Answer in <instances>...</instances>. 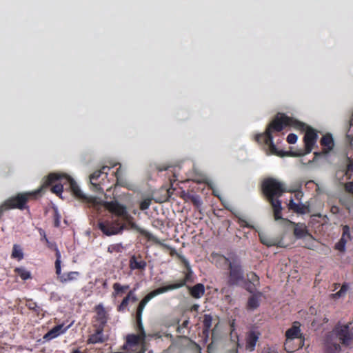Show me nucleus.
I'll return each mask as SVG.
<instances>
[{
  "label": "nucleus",
  "instance_id": "obj_1",
  "mask_svg": "<svg viewBox=\"0 0 353 353\" xmlns=\"http://www.w3.org/2000/svg\"><path fill=\"white\" fill-rule=\"evenodd\" d=\"M286 127L305 131L303 137L305 154L310 153L317 141L318 135L316 131L305 123L284 113H278L269 123L264 133L256 134L255 141L259 144L268 145L272 154L279 157H284L287 154V152L279 150L276 148L273 143L272 133L274 132H280Z\"/></svg>",
  "mask_w": 353,
  "mask_h": 353
},
{
  "label": "nucleus",
  "instance_id": "obj_2",
  "mask_svg": "<svg viewBox=\"0 0 353 353\" xmlns=\"http://www.w3.org/2000/svg\"><path fill=\"white\" fill-rule=\"evenodd\" d=\"M104 207L112 214L110 219L101 220L98 223L99 230L106 236L118 234L124 230L126 225L122 223L124 217L130 218L127 208L117 200L105 201Z\"/></svg>",
  "mask_w": 353,
  "mask_h": 353
},
{
  "label": "nucleus",
  "instance_id": "obj_3",
  "mask_svg": "<svg viewBox=\"0 0 353 353\" xmlns=\"http://www.w3.org/2000/svg\"><path fill=\"white\" fill-rule=\"evenodd\" d=\"M352 340L353 332L349 325L336 326L332 332L327 333L323 339V352L324 353H339L341 349L339 341L342 345L349 346Z\"/></svg>",
  "mask_w": 353,
  "mask_h": 353
},
{
  "label": "nucleus",
  "instance_id": "obj_4",
  "mask_svg": "<svg viewBox=\"0 0 353 353\" xmlns=\"http://www.w3.org/2000/svg\"><path fill=\"white\" fill-rule=\"evenodd\" d=\"M263 194L271 204L274 218L276 221L283 219L281 201L279 200L284 192H288L283 183L273 178L265 179L261 185Z\"/></svg>",
  "mask_w": 353,
  "mask_h": 353
},
{
  "label": "nucleus",
  "instance_id": "obj_5",
  "mask_svg": "<svg viewBox=\"0 0 353 353\" xmlns=\"http://www.w3.org/2000/svg\"><path fill=\"white\" fill-rule=\"evenodd\" d=\"M52 186L51 190L57 195L62 193L64 186L69 188L72 194L78 199L88 201L86 196L82 192L76 181L65 174L50 173L44 181V186Z\"/></svg>",
  "mask_w": 353,
  "mask_h": 353
},
{
  "label": "nucleus",
  "instance_id": "obj_6",
  "mask_svg": "<svg viewBox=\"0 0 353 353\" xmlns=\"http://www.w3.org/2000/svg\"><path fill=\"white\" fill-rule=\"evenodd\" d=\"M40 192L41 189H38L32 192L18 193L8 198L0 205V216H2L5 211L12 209L28 210L29 208L28 201L36 199Z\"/></svg>",
  "mask_w": 353,
  "mask_h": 353
},
{
  "label": "nucleus",
  "instance_id": "obj_7",
  "mask_svg": "<svg viewBox=\"0 0 353 353\" xmlns=\"http://www.w3.org/2000/svg\"><path fill=\"white\" fill-rule=\"evenodd\" d=\"M181 263L186 268L187 272L185 274V277L181 280L177 281L174 283H172L165 286H163L152 290L143 297L148 302L156 296L165 293L166 292L181 288L185 285L186 283L190 281L192 277V271L188 261L185 257H181Z\"/></svg>",
  "mask_w": 353,
  "mask_h": 353
},
{
  "label": "nucleus",
  "instance_id": "obj_8",
  "mask_svg": "<svg viewBox=\"0 0 353 353\" xmlns=\"http://www.w3.org/2000/svg\"><path fill=\"white\" fill-rule=\"evenodd\" d=\"M300 323L295 321L285 332V350L288 352H294L304 346L305 337L301 332Z\"/></svg>",
  "mask_w": 353,
  "mask_h": 353
},
{
  "label": "nucleus",
  "instance_id": "obj_9",
  "mask_svg": "<svg viewBox=\"0 0 353 353\" xmlns=\"http://www.w3.org/2000/svg\"><path fill=\"white\" fill-rule=\"evenodd\" d=\"M228 284L230 286L238 285L240 282L244 280V272L240 260L237 258H232L231 263L227 268Z\"/></svg>",
  "mask_w": 353,
  "mask_h": 353
},
{
  "label": "nucleus",
  "instance_id": "obj_10",
  "mask_svg": "<svg viewBox=\"0 0 353 353\" xmlns=\"http://www.w3.org/2000/svg\"><path fill=\"white\" fill-rule=\"evenodd\" d=\"M61 263V260L58 259L55 261V272L57 276V280L60 283H67L68 282L75 281L79 277L80 273L77 271H71L65 273H62Z\"/></svg>",
  "mask_w": 353,
  "mask_h": 353
},
{
  "label": "nucleus",
  "instance_id": "obj_11",
  "mask_svg": "<svg viewBox=\"0 0 353 353\" xmlns=\"http://www.w3.org/2000/svg\"><path fill=\"white\" fill-rule=\"evenodd\" d=\"M110 170V167L103 166L100 170L94 172L90 176V181L91 185L94 187V190L100 192L103 190L101 188V181H99V178L102 176L107 177L108 171Z\"/></svg>",
  "mask_w": 353,
  "mask_h": 353
},
{
  "label": "nucleus",
  "instance_id": "obj_12",
  "mask_svg": "<svg viewBox=\"0 0 353 353\" xmlns=\"http://www.w3.org/2000/svg\"><path fill=\"white\" fill-rule=\"evenodd\" d=\"M94 310L96 315L94 316V326L96 327L104 328V326L108 321V314L104 307L101 304H99L95 306Z\"/></svg>",
  "mask_w": 353,
  "mask_h": 353
},
{
  "label": "nucleus",
  "instance_id": "obj_13",
  "mask_svg": "<svg viewBox=\"0 0 353 353\" xmlns=\"http://www.w3.org/2000/svg\"><path fill=\"white\" fill-rule=\"evenodd\" d=\"M125 221L130 229L134 230L139 232L141 235L144 236L148 241H157V237L148 232L147 230L141 228L139 227L134 222V218L132 216L130 215V218L128 219V217H124L122 220V223Z\"/></svg>",
  "mask_w": 353,
  "mask_h": 353
},
{
  "label": "nucleus",
  "instance_id": "obj_14",
  "mask_svg": "<svg viewBox=\"0 0 353 353\" xmlns=\"http://www.w3.org/2000/svg\"><path fill=\"white\" fill-rule=\"evenodd\" d=\"M260 333L254 330L248 332L245 338V349L250 352H253L257 341L260 337Z\"/></svg>",
  "mask_w": 353,
  "mask_h": 353
},
{
  "label": "nucleus",
  "instance_id": "obj_15",
  "mask_svg": "<svg viewBox=\"0 0 353 353\" xmlns=\"http://www.w3.org/2000/svg\"><path fill=\"white\" fill-rule=\"evenodd\" d=\"M68 327H64L63 324H60L55 325L50 330H49L46 334L43 336V339L46 341H50L61 334H63L66 332Z\"/></svg>",
  "mask_w": 353,
  "mask_h": 353
},
{
  "label": "nucleus",
  "instance_id": "obj_16",
  "mask_svg": "<svg viewBox=\"0 0 353 353\" xmlns=\"http://www.w3.org/2000/svg\"><path fill=\"white\" fill-rule=\"evenodd\" d=\"M282 220H285L283 219ZM287 221V219H285ZM292 225L294 226V234L297 239H302L305 237L307 235H310L308 232V230L305 223H294L288 220Z\"/></svg>",
  "mask_w": 353,
  "mask_h": 353
},
{
  "label": "nucleus",
  "instance_id": "obj_17",
  "mask_svg": "<svg viewBox=\"0 0 353 353\" xmlns=\"http://www.w3.org/2000/svg\"><path fill=\"white\" fill-rule=\"evenodd\" d=\"M290 210L300 214H305L309 212V207L303 203H296L292 199L290 200L288 205Z\"/></svg>",
  "mask_w": 353,
  "mask_h": 353
},
{
  "label": "nucleus",
  "instance_id": "obj_18",
  "mask_svg": "<svg viewBox=\"0 0 353 353\" xmlns=\"http://www.w3.org/2000/svg\"><path fill=\"white\" fill-rule=\"evenodd\" d=\"M103 328L97 327L96 331L94 334L89 336L87 340L88 344H97L102 343L105 342V339L103 336Z\"/></svg>",
  "mask_w": 353,
  "mask_h": 353
},
{
  "label": "nucleus",
  "instance_id": "obj_19",
  "mask_svg": "<svg viewBox=\"0 0 353 353\" xmlns=\"http://www.w3.org/2000/svg\"><path fill=\"white\" fill-rule=\"evenodd\" d=\"M320 143L323 147V152L327 153L332 150L334 148V139L331 134L327 133L323 136L320 141Z\"/></svg>",
  "mask_w": 353,
  "mask_h": 353
},
{
  "label": "nucleus",
  "instance_id": "obj_20",
  "mask_svg": "<svg viewBox=\"0 0 353 353\" xmlns=\"http://www.w3.org/2000/svg\"><path fill=\"white\" fill-rule=\"evenodd\" d=\"M263 295L262 292H258L256 294L252 295L250 297H249L246 308L248 310H254L256 308H258L260 305V299L259 298L261 297Z\"/></svg>",
  "mask_w": 353,
  "mask_h": 353
},
{
  "label": "nucleus",
  "instance_id": "obj_21",
  "mask_svg": "<svg viewBox=\"0 0 353 353\" xmlns=\"http://www.w3.org/2000/svg\"><path fill=\"white\" fill-rule=\"evenodd\" d=\"M147 266V263L141 259V256H132L130 259V268L132 270H143Z\"/></svg>",
  "mask_w": 353,
  "mask_h": 353
},
{
  "label": "nucleus",
  "instance_id": "obj_22",
  "mask_svg": "<svg viewBox=\"0 0 353 353\" xmlns=\"http://www.w3.org/2000/svg\"><path fill=\"white\" fill-rule=\"evenodd\" d=\"M212 316L211 314H205L203 316V334L208 337L212 325Z\"/></svg>",
  "mask_w": 353,
  "mask_h": 353
},
{
  "label": "nucleus",
  "instance_id": "obj_23",
  "mask_svg": "<svg viewBox=\"0 0 353 353\" xmlns=\"http://www.w3.org/2000/svg\"><path fill=\"white\" fill-rule=\"evenodd\" d=\"M212 257L216 259V265L222 268H227L232 261V259H230L225 256L219 254H213Z\"/></svg>",
  "mask_w": 353,
  "mask_h": 353
},
{
  "label": "nucleus",
  "instance_id": "obj_24",
  "mask_svg": "<svg viewBox=\"0 0 353 353\" xmlns=\"http://www.w3.org/2000/svg\"><path fill=\"white\" fill-rule=\"evenodd\" d=\"M173 177H174V179H170L171 187L168 189H166L165 194L161 199L156 200L157 203H161L166 202V201H168L169 199L171 198L172 195L174 193V191L175 190V189L172 188V182L176 181V176L175 175V174H173Z\"/></svg>",
  "mask_w": 353,
  "mask_h": 353
},
{
  "label": "nucleus",
  "instance_id": "obj_25",
  "mask_svg": "<svg viewBox=\"0 0 353 353\" xmlns=\"http://www.w3.org/2000/svg\"><path fill=\"white\" fill-rule=\"evenodd\" d=\"M190 292L192 296L199 299L205 293V287L202 283H197L190 288Z\"/></svg>",
  "mask_w": 353,
  "mask_h": 353
},
{
  "label": "nucleus",
  "instance_id": "obj_26",
  "mask_svg": "<svg viewBox=\"0 0 353 353\" xmlns=\"http://www.w3.org/2000/svg\"><path fill=\"white\" fill-rule=\"evenodd\" d=\"M261 243L268 247L279 246L280 241L277 239L270 237L265 234H259Z\"/></svg>",
  "mask_w": 353,
  "mask_h": 353
},
{
  "label": "nucleus",
  "instance_id": "obj_27",
  "mask_svg": "<svg viewBox=\"0 0 353 353\" xmlns=\"http://www.w3.org/2000/svg\"><path fill=\"white\" fill-rule=\"evenodd\" d=\"M152 241L154 242L155 244L159 245L160 246L166 249L167 250H169V252H170L169 254L171 256H176L181 261V257H185L184 256L179 254L174 248L171 247L169 245L164 244L163 243H162L158 238H157V241Z\"/></svg>",
  "mask_w": 353,
  "mask_h": 353
},
{
  "label": "nucleus",
  "instance_id": "obj_28",
  "mask_svg": "<svg viewBox=\"0 0 353 353\" xmlns=\"http://www.w3.org/2000/svg\"><path fill=\"white\" fill-rule=\"evenodd\" d=\"M14 272L17 274L23 281L32 279V274L23 267H18L14 269Z\"/></svg>",
  "mask_w": 353,
  "mask_h": 353
},
{
  "label": "nucleus",
  "instance_id": "obj_29",
  "mask_svg": "<svg viewBox=\"0 0 353 353\" xmlns=\"http://www.w3.org/2000/svg\"><path fill=\"white\" fill-rule=\"evenodd\" d=\"M24 257L23 249L21 248V245L18 244H14L12 247V254H11V258L15 259L18 261H21Z\"/></svg>",
  "mask_w": 353,
  "mask_h": 353
},
{
  "label": "nucleus",
  "instance_id": "obj_30",
  "mask_svg": "<svg viewBox=\"0 0 353 353\" xmlns=\"http://www.w3.org/2000/svg\"><path fill=\"white\" fill-rule=\"evenodd\" d=\"M345 176L347 179L353 180V159L347 157V164L345 169Z\"/></svg>",
  "mask_w": 353,
  "mask_h": 353
},
{
  "label": "nucleus",
  "instance_id": "obj_31",
  "mask_svg": "<svg viewBox=\"0 0 353 353\" xmlns=\"http://www.w3.org/2000/svg\"><path fill=\"white\" fill-rule=\"evenodd\" d=\"M113 292L112 293V296L114 298L121 296L125 292L121 287V284L119 283H114L112 285Z\"/></svg>",
  "mask_w": 353,
  "mask_h": 353
},
{
  "label": "nucleus",
  "instance_id": "obj_32",
  "mask_svg": "<svg viewBox=\"0 0 353 353\" xmlns=\"http://www.w3.org/2000/svg\"><path fill=\"white\" fill-rule=\"evenodd\" d=\"M46 243L49 249L55 252L56 260H58V259L59 260H61V256L57 243L54 241H50L49 240L46 241Z\"/></svg>",
  "mask_w": 353,
  "mask_h": 353
},
{
  "label": "nucleus",
  "instance_id": "obj_33",
  "mask_svg": "<svg viewBox=\"0 0 353 353\" xmlns=\"http://www.w3.org/2000/svg\"><path fill=\"white\" fill-rule=\"evenodd\" d=\"M247 279L248 282L251 283L252 284L259 285V277L256 273L251 272L247 274Z\"/></svg>",
  "mask_w": 353,
  "mask_h": 353
},
{
  "label": "nucleus",
  "instance_id": "obj_34",
  "mask_svg": "<svg viewBox=\"0 0 353 353\" xmlns=\"http://www.w3.org/2000/svg\"><path fill=\"white\" fill-rule=\"evenodd\" d=\"M130 301V299L129 296H125L123 299V300L121 301L120 304L117 306V311L119 312H124L126 310Z\"/></svg>",
  "mask_w": 353,
  "mask_h": 353
},
{
  "label": "nucleus",
  "instance_id": "obj_35",
  "mask_svg": "<svg viewBox=\"0 0 353 353\" xmlns=\"http://www.w3.org/2000/svg\"><path fill=\"white\" fill-rule=\"evenodd\" d=\"M26 306L29 310L34 311L37 314H39L41 311V308L37 305V303L32 301L31 299L27 301Z\"/></svg>",
  "mask_w": 353,
  "mask_h": 353
},
{
  "label": "nucleus",
  "instance_id": "obj_36",
  "mask_svg": "<svg viewBox=\"0 0 353 353\" xmlns=\"http://www.w3.org/2000/svg\"><path fill=\"white\" fill-rule=\"evenodd\" d=\"M343 233L341 239H343L346 242L351 240L350 228L348 225H343Z\"/></svg>",
  "mask_w": 353,
  "mask_h": 353
},
{
  "label": "nucleus",
  "instance_id": "obj_37",
  "mask_svg": "<svg viewBox=\"0 0 353 353\" xmlns=\"http://www.w3.org/2000/svg\"><path fill=\"white\" fill-rule=\"evenodd\" d=\"M123 250V246L121 243H116L110 245L108 248V252L110 253H119L121 252Z\"/></svg>",
  "mask_w": 353,
  "mask_h": 353
},
{
  "label": "nucleus",
  "instance_id": "obj_38",
  "mask_svg": "<svg viewBox=\"0 0 353 353\" xmlns=\"http://www.w3.org/2000/svg\"><path fill=\"white\" fill-rule=\"evenodd\" d=\"M346 139L351 145L353 146V123L352 121L350 123V128L346 133Z\"/></svg>",
  "mask_w": 353,
  "mask_h": 353
},
{
  "label": "nucleus",
  "instance_id": "obj_39",
  "mask_svg": "<svg viewBox=\"0 0 353 353\" xmlns=\"http://www.w3.org/2000/svg\"><path fill=\"white\" fill-rule=\"evenodd\" d=\"M190 201L196 208H199L202 205L201 197L197 194H194L193 196H191Z\"/></svg>",
  "mask_w": 353,
  "mask_h": 353
},
{
  "label": "nucleus",
  "instance_id": "obj_40",
  "mask_svg": "<svg viewBox=\"0 0 353 353\" xmlns=\"http://www.w3.org/2000/svg\"><path fill=\"white\" fill-rule=\"evenodd\" d=\"M152 203V199L150 198H146L143 199L139 205V208L141 210H148L150 207V205Z\"/></svg>",
  "mask_w": 353,
  "mask_h": 353
},
{
  "label": "nucleus",
  "instance_id": "obj_41",
  "mask_svg": "<svg viewBox=\"0 0 353 353\" xmlns=\"http://www.w3.org/2000/svg\"><path fill=\"white\" fill-rule=\"evenodd\" d=\"M347 242L343 239H340V240L335 244V249L339 250V252H344L345 250V245Z\"/></svg>",
  "mask_w": 353,
  "mask_h": 353
},
{
  "label": "nucleus",
  "instance_id": "obj_42",
  "mask_svg": "<svg viewBox=\"0 0 353 353\" xmlns=\"http://www.w3.org/2000/svg\"><path fill=\"white\" fill-rule=\"evenodd\" d=\"M114 176L117 179V183L120 185H123V183L121 181L122 172H121V166L117 169V171L114 172Z\"/></svg>",
  "mask_w": 353,
  "mask_h": 353
},
{
  "label": "nucleus",
  "instance_id": "obj_43",
  "mask_svg": "<svg viewBox=\"0 0 353 353\" xmlns=\"http://www.w3.org/2000/svg\"><path fill=\"white\" fill-rule=\"evenodd\" d=\"M257 286L259 285L252 284L251 283L249 282L245 283V289L251 294L255 292Z\"/></svg>",
  "mask_w": 353,
  "mask_h": 353
},
{
  "label": "nucleus",
  "instance_id": "obj_44",
  "mask_svg": "<svg viewBox=\"0 0 353 353\" xmlns=\"http://www.w3.org/2000/svg\"><path fill=\"white\" fill-rule=\"evenodd\" d=\"M136 290H137V288H134V289L129 290V292H128V294L126 295L127 296H129V298L132 302H136L137 301V298L135 295Z\"/></svg>",
  "mask_w": 353,
  "mask_h": 353
},
{
  "label": "nucleus",
  "instance_id": "obj_45",
  "mask_svg": "<svg viewBox=\"0 0 353 353\" xmlns=\"http://www.w3.org/2000/svg\"><path fill=\"white\" fill-rule=\"evenodd\" d=\"M297 141V136L294 133H290L287 137V141L290 144H294Z\"/></svg>",
  "mask_w": 353,
  "mask_h": 353
},
{
  "label": "nucleus",
  "instance_id": "obj_46",
  "mask_svg": "<svg viewBox=\"0 0 353 353\" xmlns=\"http://www.w3.org/2000/svg\"><path fill=\"white\" fill-rule=\"evenodd\" d=\"M189 324L188 320H185L181 325H179L177 327V332L179 334H183V329L186 328Z\"/></svg>",
  "mask_w": 353,
  "mask_h": 353
},
{
  "label": "nucleus",
  "instance_id": "obj_47",
  "mask_svg": "<svg viewBox=\"0 0 353 353\" xmlns=\"http://www.w3.org/2000/svg\"><path fill=\"white\" fill-rule=\"evenodd\" d=\"M193 194H194L187 193L185 191H182L181 197L185 201H190L191 196H192Z\"/></svg>",
  "mask_w": 353,
  "mask_h": 353
},
{
  "label": "nucleus",
  "instance_id": "obj_48",
  "mask_svg": "<svg viewBox=\"0 0 353 353\" xmlns=\"http://www.w3.org/2000/svg\"><path fill=\"white\" fill-rule=\"evenodd\" d=\"M295 198L297 200H301L303 196V193L302 191L301 190H297V191H295Z\"/></svg>",
  "mask_w": 353,
  "mask_h": 353
},
{
  "label": "nucleus",
  "instance_id": "obj_49",
  "mask_svg": "<svg viewBox=\"0 0 353 353\" xmlns=\"http://www.w3.org/2000/svg\"><path fill=\"white\" fill-rule=\"evenodd\" d=\"M38 231L41 237H43L45 235H46V232L42 228H39Z\"/></svg>",
  "mask_w": 353,
  "mask_h": 353
},
{
  "label": "nucleus",
  "instance_id": "obj_50",
  "mask_svg": "<svg viewBox=\"0 0 353 353\" xmlns=\"http://www.w3.org/2000/svg\"><path fill=\"white\" fill-rule=\"evenodd\" d=\"M331 212L334 214H336L339 212V208L337 206H332L331 208Z\"/></svg>",
  "mask_w": 353,
  "mask_h": 353
},
{
  "label": "nucleus",
  "instance_id": "obj_51",
  "mask_svg": "<svg viewBox=\"0 0 353 353\" xmlns=\"http://www.w3.org/2000/svg\"><path fill=\"white\" fill-rule=\"evenodd\" d=\"M168 168H169V167L159 166V167L157 168V170H158V171H159V172H162V171H163V170H168Z\"/></svg>",
  "mask_w": 353,
  "mask_h": 353
},
{
  "label": "nucleus",
  "instance_id": "obj_52",
  "mask_svg": "<svg viewBox=\"0 0 353 353\" xmlns=\"http://www.w3.org/2000/svg\"><path fill=\"white\" fill-rule=\"evenodd\" d=\"M240 224L241 226H248V224L247 223V222L245 221V220H240Z\"/></svg>",
  "mask_w": 353,
  "mask_h": 353
},
{
  "label": "nucleus",
  "instance_id": "obj_53",
  "mask_svg": "<svg viewBox=\"0 0 353 353\" xmlns=\"http://www.w3.org/2000/svg\"><path fill=\"white\" fill-rule=\"evenodd\" d=\"M122 288L123 290L126 292L127 290H129L130 285H121Z\"/></svg>",
  "mask_w": 353,
  "mask_h": 353
},
{
  "label": "nucleus",
  "instance_id": "obj_54",
  "mask_svg": "<svg viewBox=\"0 0 353 353\" xmlns=\"http://www.w3.org/2000/svg\"><path fill=\"white\" fill-rule=\"evenodd\" d=\"M342 293H343V288H341V289L338 292H336L334 295H335L336 296L339 297V296H341Z\"/></svg>",
  "mask_w": 353,
  "mask_h": 353
},
{
  "label": "nucleus",
  "instance_id": "obj_55",
  "mask_svg": "<svg viewBox=\"0 0 353 353\" xmlns=\"http://www.w3.org/2000/svg\"><path fill=\"white\" fill-rule=\"evenodd\" d=\"M102 286L103 288L106 289L108 288V282L107 280H104L102 283Z\"/></svg>",
  "mask_w": 353,
  "mask_h": 353
},
{
  "label": "nucleus",
  "instance_id": "obj_56",
  "mask_svg": "<svg viewBox=\"0 0 353 353\" xmlns=\"http://www.w3.org/2000/svg\"><path fill=\"white\" fill-rule=\"evenodd\" d=\"M48 240V239L47 238L46 235H45L43 237H41V241H45L46 242Z\"/></svg>",
  "mask_w": 353,
  "mask_h": 353
},
{
  "label": "nucleus",
  "instance_id": "obj_57",
  "mask_svg": "<svg viewBox=\"0 0 353 353\" xmlns=\"http://www.w3.org/2000/svg\"><path fill=\"white\" fill-rule=\"evenodd\" d=\"M72 353H82L78 349H76V350H74Z\"/></svg>",
  "mask_w": 353,
  "mask_h": 353
},
{
  "label": "nucleus",
  "instance_id": "obj_58",
  "mask_svg": "<svg viewBox=\"0 0 353 353\" xmlns=\"http://www.w3.org/2000/svg\"><path fill=\"white\" fill-rule=\"evenodd\" d=\"M198 307H199V305H194L192 306V310H197Z\"/></svg>",
  "mask_w": 353,
  "mask_h": 353
},
{
  "label": "nucleus",
  "instance_id": "obj_59",
  "mask_svg": "<svg viewBox=\"0 0 353 353\" xmlns=\"http://www.w3.org/2000/svg\"><path fill=\"white\" fill-rule=\"evenodd\" d=\"M266 353H278V352L273 350H269Z\"/></svg>",
  "mask_w": 353,
  "mask_h": 353
},
{
  "label": "nucleus",
  "instance_id": "obj_60",
  "mask_svg": "<svg viewBox=\"0 0 353 353\" xmlns=\"http://www.w3.org/2000/svg\"><path fill=\"white\" fill-rule=\"evenodd\" d=\"M147 353H154V352L152 350H150Z\"/></svg>",
  "mask_w": 353,
  "mask_h": 353
}]
</instances>
